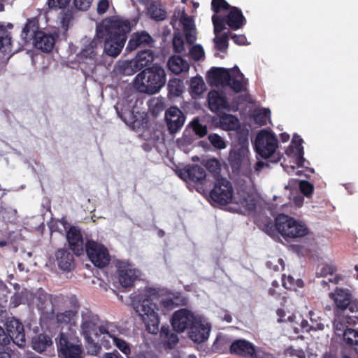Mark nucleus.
Listing matches in <instances>:
<instances>
[{
  "instance_id": "nucleus-1",
  "label": "nucleus",
  "mask_w": 358,
  "mask_h": 358,
  "mask_svg": "<svg viewBox=\"0 0 358 358\" xmlns=\"http://www.w3.org/2000/svg\"><path fill=\"white\" fill-rule=\"evenodd\" d=\"M130 31V22L119 17L105 19L96 25V36L103 41L101 55L104 59L113 62L120 55Z\"/></svg>"
},
{
  "instance_id": "nucleus-2",
  "label": "nucleus",
  "mask_w": 358,
  "mask_h": 358,
  "mask_svg": "<svg viewBox=\"0 0 358 358\" xmlns=\"http://www.w3.org/2000/svg\"><path fill=\"white\" fill-rule=\"evenodd\" d=\"M155 289L149 288L145 294L134 296L133 305L136 313L144 322L147 331L152 334L159 332V318L155 311L156 305L151 302L150 296L156 295Z\"/></svg>"
},
{
  "instance_id": "nucleus-3",
  "label": "nucleus",
  "mask_w": 358,
  "mask_h": 358,
  "mask_svg": "<svg viewBox=\"0 0 358 358\" xmlns=\"http://www.w3.org/2000/svg\"><path fill=\"white\" fill-rule=\"evenodd\" d=\"M207 80L216 87H230L236 93L246 90V80L237 66L231 69L212 67L207 73Z\"/></svg>"
},
{
  "instance_id": "nucleus-4",
  "label": "nucleus",
  "mask_w": 358,
  "mask_h": 358,
  "mask_svg": "<svg viewBox=\"0 0 358 358\" xmlns=\"http://www.w3.org/2000/svg\"><path fill=\"white\" fill-rule=\"evenodd\" d=\"M166 81L164 69L158 65L146 68L135 78L134 85L140 92L154 94L159 92Z\"/></svg>"
},
{
  "instance_id": "nucleus-5",
  "label": "nucleus",
  "mask_w": 358,
  "mask_h": 358,
  "mask_svg": "<svg viewBox=\"0 0 358 358\" xmlns=\"http://www.w3.org/2000/svg\"><path fill=\"white\" fill-rule=\"evenodd\" d=\"M142 103L136 94L128 95L121 103H117L115 110L118 117L127 125L139 127L144 122L145 114L140 112L138 103Z\"/></svg>"
},
{
  "instance_id": "nucleus-6",
  "label": "nucleus",
  "mask_w": 358,
  "mask_h": 358,
  "mask_svg": "<svg viewBox=\"0 0 358 358\" xmlns=\"http://www.w3.org/2000/svg\"><path fill=\"white\" fill-rule=\"evenodd\" d=\"M80 316V334L90 345V352L97 355L101 350V347L95 343L93 337L97 338L99 336V317L87 308L81 310Z\"/></svg>"
},
{
  "instance_id": "nucleus-7",
  "label": "nucleus",
  "mask_w": 358,
  "mask_h": 358,
  "mask_svg": "<svg viewBox=\"0 0 358 358\" xmlns=\"http://www.w3.org/2000/svg\"><path fill=\"white\" fill-rule=\"evenodd\" d=\"M266 227L268 234H271L273 226L272 224H268ZM274 227L286 240L303 237L309 233V229L305 223L285 214L277 216Z\"/></svg>"
},
{
  "instance_id": "nucleus-8",
  "label": "nucleus",
  "mask_w": 358,
  "mask_h": 358,
  "mask_svg": "<svg viewBox=\"0 0 358 358\" xmlns=\"http://www.w3.org/2000/svg\"><path fill=\"white\" fill-rule=\"evenodd\" d=\"M38 27L34 21H29L22 29L21 38L25 43L33 40L34 46L45 52H50L56 41V37L52 34H47L38 30Z\"/></svg>"
},
{
  "instance_id": "nucleus-9",
  "label": "nucleus",
  "mask_w": 358,
  "mask_h": 358,
  "mask_svg": "<svg viewBox=\"0 0 358 358\" xmlns=\"http://www.w3.org/2000/svg\"><path fill=\"white\" fill-rule=\"evenodd\" d=\"M153 60V52L150 49H144L139 51L134 59L115 65L113 71L116 75H132L148 66Z\"/></svg>"
},
{
  "instance_id": "nucleus-10",
  "label": "nucleus",
  "mask_w": 358,
  "mask_h": 358,
  "mask_svg": "<svg viewBox=\"0 0 358 358\" xmlns=\"http://www.w3.org/2000/svg\"><path fill=\"white\" fill-rule=\"evenodd\" d=\"M278 148V139L271 131L262 129L257 134L254 141V148L257 154L262 158L272 157Z\"/></svg>"
},
{
  "instance_id": "nucleus-11",
  "label": "nucleus",
  "mask_w": 358,
  "mask_h": 358,
  "mask_svg": "<svg viewBox=\"0 0 358 358\" xmlns=\"http://www.w3.org/2000/svg\"><path fill=\"white\" fill-rule=\"evenodd\" d=\"M179 176L185 181L194 183L199 192H208L207 175L203 167L197 164L188 165L180 170Z\"/></svg>"
},
{
  "instance_id": "nucleus-12",
  "label": "nucleus",
  "mask_w": 358,
  "mask_h": 358,
  "mask_svg": "<svg viewBox=\"0 0 358 358\" xmlns=\"http://www.w3.org/2000/svg\"><path fill=\"white\" fill-rule=\"evenodd\" d=\"M59 356L61 358H84L83 350L79 341L60 333L56 338Z\"/></svg>"
},
{
  "instance_id": "nucleus-13",
  "label": "nucleus",
  "mask_w": 358,
  "mask_h": 358,
  "mask_svg": "<svg viewBox=\"0 0 358 358\" xmlns=\"http://www.w3.org/2000/svg\"><path fill=\"white\" fill-rule=\"evenodd\" d=\"M229 164L233 173L248 176L252 173L249 150L233 148L228 158Z\"/></svg>"
},
{
  "instance_id": "nucleus-14",
  "label": "nucleus",
  "mask_w": 358,
  "mask_h": 358,
  "mask_svg": "<svg viewBox=\"0 0 358 358\" xmlns=\"http://www.w3.org/2000/svg\"><path fill=\"white\" fill-rule=\"evenodd\" d=\"M209 193L212 201L218 205L225 206L231 202L238 203L237 198L233 196L232 185L225 178L217 180Z\"/></svg>"
},
{
  "instance_id": "nucleus-15",
  "label": "nucleus",
  "mask_w": 358,
  "mask_h": 358,
  "mask_svg": "<svg viewBox=\"0 0 358 358\" xmlns=\"http://www.w3.org/2000/svg\"><path fill=\"white\" fill-rule=\"evenodd\" d=\"M230 353L244 358H271V355L256 348L250 342L245 339H237L230 345Z\"/></svg>"
},
{
  "instance_id": "nucleus-16",
  "label": "nucleus",
  "mask_w": 358,
  "mask_h": 358,
  "mask_svg": "<svg viewBox=\"0 0 358 358\" xmlns=\"http://www.w3.org/2000/svg\"><path fill=\"white\" fill-rule=\"evenodd\" d=\"M85 251L92 263L98 268H103L110 262L108 250L103 245L93 240H87L85 242Z\"/></svg>"
},
{
  "instance_id": "nucleus-17",
  "label": "nucleus",
  "mask_w": 358,
  "mask_h": 358,
  "mask_svg": "<svg viewBox=\"0 0 358 358\" xmlns=\"http://www.w3.org/2000/svg\"><path fill=\"white\" fill-rule=\"evenodd\" d=\"M6 326L7 334L10 337V342L13 341L20 348L25 347L27 341L22 323L13 317L7 320Z\"/></svg>"
},
{
  "instance_id": "nucleus-18",
  "label": "nucleus",
  "mask_w": 358,
  "mask_h": 358,
  "mask_svg": "<svg viewBox=\"0 0 358 358\" xmlns=\"http://www.w3.org/2000/svg\"><path fill=\"white\" fill-rule=\"evenodd\" d=\"M210 324L203 316H198L189 331V337L194 343H201L208 340L210 331Z\"/></svg>"
},
{
  "instance_id": "nucleus-19",
  "label": "nucleus",
  "mask_w": 358,
  "mask_h": 358,
  "mask_svg": "<svg viewBox=\"0 0 358 358\" xmlns=\"http://www.w3.org/2000/svg\"><path fill=\"white\" fill-rule=\"evenodd\" d=\"M165 122L169 132L171 134L178 133L186 120L184 113L176 106H171L165 112Z\"/></svg>"
},
{
  "instance_id": "nucleus-20",
  "label": "nucleus",
  "mask_w": 358,
  "mask_h": 358,
  "mask_svg": "<svg viewBox=\"0 0 358 358\" xmlns=\"http://www.w3.org/2000/svg\"><path fill=\"white\" fill-rule=\"evenodd\" d=\"M98 40V38H94L83 48L80 55L81 57L94 60L96 65H102L108 68L111 65L112 61L106 60L104 56L99 55L101 52V45H99Z\"/></svg>"
},
{
  "instance_id": "nucleus-21",
  "label": "nucleus",
  "mask_w": 358,
  "mask_h": 358,
  "mask_svg": "<svg viewBox=\"0 0 358 358\" xmlns=\"http://www.w3.org/2000/svg\"><path fill=\"white\" fill-rule=\"evenodd\" d=\"M199 315H194L186 308H182L174 313L171 318V325L175 331L183 332L190 328Z\"/></svg>"
},
{
  "instance_id": "nucleus-22",
  "label": "nucleus",
  "mask_w": 358,
  "mask_h": 358,
  "mask_svg": "<svg viewBox=\"0 0 358 358\" xmlns=\"http://www.w3.org/2000/svg\"><path fill=\"white\" fill-rule=\"evenodd\" d=\"M36 304L38 311L45 317H52L55 314L53 296L38 289L35 293Z\"/></svg>"
},
{
  "instance_id": "nucleus-23",
  "label": "nucleus",
  "mask_w": 358,
  "mask_h": 358,
  "mask_svg": "<svg viewBox=\"0 0 358 358\" xmlns=\"http://www.w3.org/2000/svg\"><path fill=\"white\" fill-rule=\"evenodd\" d=\"M140 273L139 270L134 268L132 265L127 262H120L118 265V280L122 287H132Z\"/></svg>"
},
{
  "instance_id": "nucleus-24",
  "label": "nucleus",
  "mask_w": 358,
  "mask_h": 358,
  "mask_svg": "<svg viewBox=\"0 0 358 358\" xmlns=\"http://www.w3.org/2000/svg\"><path fill=\"white\" fill-rule=\"evenodd\" d=\"M66 240L73 254L80 256L85 250V243L79 229L71 226L66 231Z\"/></svg>"
},
{
  "instance_id": "nucleus-25",
  "label": "nucleus",
  "mask_w": 358,
  "mask_h": 358,
  "mask_svg": "<svg viewBox=\"0 0 358 358\" xmlns=\"http://www.w3.org/2000/svg\"><path fill=\"white\" fill-rule=\"evenodd\" d=\"M74 255L66 248L57 250L55 252V257L58 268L66 272L73 271L76 267Z\"/></svg>"
},
{
  "instance_id": "nucleus-26",
  "label": "nucleus",
  "mask_w": 358,
  "mask_h": 358,
  "mask_svg": "<svg viewBox=\"0 0 358 358\" xmlns=\"http://www.w3.org/2000/svg\"><path fill=\"white\" fill-rule=\"evenodd\" d=\"M153 42L152 36L147 31L136 32L131 35L126 47V51L131 52L138 48L148 49L147 48L152 47Z\"/></svg>"
},
{
  "instance_id": "nucleus-27",
  "label": "nucleus",
  "mask_w": 358,
  "mask_h": 358,
  "mask_svg": "<svg viewBox=\"0 0 358 358\" xmlns=\"http://www.w3.org/2000/svg\"><path fill=\"white\" fill-rule=\"evenodd\" d=\"M208 102L209 108L213 112L227 109L229 107L227 96L222 92L210 91L208 95Z\"/></svg>"
},
{
  "instance_id": "nucleus-28",
  "label": "nucleus",
  "mask_w": 358,
  "mask_h": 358,
  "mask_svg": "<svg viewBox=\"0 0 358 358\" xmlns=\"http://www.w3.org/2000/svg\"><path fill=\"white\" fill-rule=\"evenodd\" d=\"M229 9V13L224 16L226 20V24L231 29L237 30L246 23V19L240 8L231 6Z\"/></svg>"
},
{
  "instance_id": "nucleus-29",
  "label": "nucleus",
  "mask_w": 358,
  "mask_h": 358,
  "mask_svg": "<svg viewBox=\"0 0 358 358\" xmlns=\"http://www.w3.org/2000/svg\"><path fill=\"white\" fill-rule=\"evenodd\" d=\"M329 297L334 301L336 306L341 310H345L352 299L348 289L336 287L334 292L329 293Z\"/></svg>"
},
{
  "instance_id": "nucleus-30",
  "label": "nucleus",
  "mask_w": 358,
  "mask_h": 358,
  "mask_svg": "<svg viewBox=\"0 0 358 358\" xmlns=\"http://www.w3.org/2000/svg\"><path fill=\"white\" fill-rule=\"evenodd\" d=\"M198 139L194 136L191 127L187 126L185 129L181 138L177 139L176 143L178 148L183 152L188 153L190 150V146Z\"/></svg>"
},
{
  "instance_id": "nucleus-31",
  "label": "nucleus",
  "mask_w": 358,
  "mask_h": 358,
  "mask_svg": "<svg viewBox=\"0 0 358 358\" xmlns=\"http://www.w3.org/2000/svg\"><path fill=\"white\" fill-rule=\"evenodd\" d=\"M167 65L169 70L175 74H180L182 72L188 71L189 63L180 56H173L169 58Z\"/></svg>"
},
{
  "instance_id": "nucleus-32",
  "label": "nucleus",
  "mask_w": 358,
  "mask_h": 358,
  "mask_svg": "<svg viewBox=\"0 0 358 358\" xmlns=\"http://www.w3.org/2000/svg\"><path fill=\"white\" fill-rule=\"evenodd\" d=\"M302 143L303 139L297 134H294L292 140L291 150L296 157L299 166H303L306 161V159L303 157L304 152Z\"/></svg>"
},
{
  "instance_id": "nucleus-33",
  "label": "nucleus",
  "mask_w": 358,
  "mask_h": 358,
  "mask_svg": "<svg viewBox=\"0 0 358 358\" xmlns=\"http://www.w3.org/2000/svg\"><path fill=\"white\" fill-rule=\"evenodd\" d=\"M52 344V341L51 338L44 334L36 335L31 339L32 348L40 353L45 351Z\"/></svg>"
},
{
  "instance_id": "nucleus-34",
  "label": "nucleus",
  "mask_w": 358,
  "mask_h": 358,
  "mask_svg": "<svg viewBox=\"0 0 358 358\" xmlns=\"http://www.w3.org/2000/svg\"><path fill=\"white\" fill-rule=\"evenodd\" d=\"M249 131L245 129H238L236 131V143L233 148H238V149L249 150Z\"/></svg>"
},
{
  "instance_id": "nucleus-35",
  "label": "nucleus",
  "mask_w": 358,
  "mask_h": 358,
  "mask_svg": "<svg viewBox=\"0 0 358 358\" xmlns=\"http://www.w3.org/2000/svg\"><path fill=\"white\" fill-rule=\"evenodd\" d=\"M56 320L59 324L76 326L77 320V312L72 310H68L63 313H58L56 315Z\"/></svg>"
},
{
  "instance_id": "nucleus-36",
  "label": "nucleus",
  "mask_w": 358,
  "mask_h": 358,
  "mask_svg": "<svg viewBox=\"0 0 358 358\" xmlns=\"http://www.w3.org/2000/svg\"><path fill=\"white\" fill-rule=\"evenodd\" d=\"M220 124L223 129L236 131L240 128L238 119L233 115H225L220 118Z\"/></svg>"
},
{
  "instance_id": "nucleus-37",
  "label": "nucleus",
  "mask_w": 358,
  "mask_h": 358,
  "mask_svg": "<svg viewBox=\"0 0 358 358\" xmlns=\"http://www.w3.org/2000/svg\"><path fill=\"white\" fill-rule=\"evenodd\" d=\"M343 338L345 343L358 352V331L346 328L343 332Z\"/></svg>"
},
{
  "instance_id": "nucleus-38",
  "label": "nucleus",
  "mask_w": 358,
  "mask_h": 358,
  "mask_svg": "<svg viewBox=\"0 0 358 358\" xmlns=\"http://www.w3.org/2000/svg\"><path fill=\"white\" fill-rule=\"evenodd\" d=\"M187 127H191L194 136L198 138L205 136L208 133L206 124H202L199 117H194Z\"/></svg>"
},
{
  "instance_id": "nucleus-39",
  "label": "nucleus",
  "mask_w": 358,
  "mask_h": 358,
  "mask_svg": "<svg viewBox=\"0 0 358 358\" xmlns=\"http://www.w3.org/2000/svg\"><path fill=\"white\" fill-rule=\"evenodd\" d=\"M148 14L150 18L156 21H162L166 18V13L160 5L152 3L148 8Z\"/></svg>"
},
{
  "instance_id": "nucleus-40",
  "label": "nucleus",
  "mask_w": 358,
  "mask_h": 358,
  "mask_svg": "<svg viewBox=\"0 0 358 358\" xmlns=\"http://www.w3.org/2000/svg\"><path fill=\"white\" fill-rule=\"evenodd\" d=\"M169 93L173 96H179L184 91L183 81L178 78L171 79L168 83Z\"/></svg>"
},
{
  "instance_id": "nucleus-41",
  "label": "nucleus",
  "mask_w": 358,
  "mask_h": 358,
  "mask_svg": "<svg viewBox=\"0 0 358 358\" xmlns=\"http://www.w3.org/2000/svg\"><path fill=\"white\" fill-rule=\"evenodd\" d=\"M238 202H240L245 210L249 213L255 211L256 208L257 201L255 196L252 194L242 195L240 197Z\"/></svg>"
},
{
  "instance_id": "nucleus-42",
  "label": "nucleus",
  "mask_w": 358,
  "mask_h": 358,
  "mask_svg": "<svg viewBox=\"0 0 358 358\" xmlns=\"http://www.w3.org/2000/svg\"><path fill=\"white\" fill-rule=\"evenodd\" d=\"M206 89V85L201 77H194L190 81V92L192 94L201 95Z\"/></svg>"
},
{
  "instance_id": "nucleus-43",
  "label": "nucleus",
  "mask_w": 358,
  "mask_h": 358,
  "mask_svg": "<svg viewBox=\"0 0 358 358\" xmlns=\"http://www.w3.org/2000/svg\"><path fill=\"white\" fill-rule=\"evenodd\" d=\"M215 48L220 52H225L229 45V34L224 33L220 36H215L213 38Z\"/></svg>"
},
{
  "instance_id": "nucleus-44",
  "label": "nucleus",
  "mask_w": 358,
  "mask_h": 358,
  "mask_svg": "<svg viewBox=\"0 0 358 358\" xmlns=\"http://www.w3.org/2000/svg\"><path fill=\"white\" fill-rule=\"evenodd\" d=\"M113 343L127 358H130L131 347L130 344L122 338L117 336L113 337Z\"/></svg>"
},
{
  "instance_id": "nucleus-45",
  "label": "nucleus",
  "mask_w": 358,
  "mask_h": 358,
  "mask_svg": "<svg viewBox=\"0 0 358 358\" xmlns=\"http://www.w3.org/2000/svg\"><path fill=\"white\" fill-rule=\"evenodd\" d=\"M116 329L117 326L114 323L110 322H104L99 326V336L101 334H106L113 340V337L116 336L115 335Z\"/></svg>"
},
{
  "instance_id": "nucleus-46",
  "label": "nucleus",
  "mask_w": 358,
  "mask_h": 358,
  "mask_svg": "<svg viewBox=\"0 0 358 358\" xmlns=\"http://www.w3.org/2000/svg\"><path fill=\"white\" fill-rule=\"evenodd\" d=\"M212 21L214 27V33L215 36L226 29V20L224 17L221 15H213Z\"/></svg>"
},
{
  "instance_id": "nucleus-47",
  "label": "nucleus",
  "mask_w": 358,
  "mask_h": 358,
  "mask_svg": "<svg viewBox=\"0 0 358 358\" xmlns=\"http://www.w3.org/2000/svg\"><path fill=\"white\" fill-rule=\"evenodd\" d=\"M27 290L22 289L21 292H16L10 298V304L13 307H17L21 303H24L27 300Z\"/></svg>"
},
{
  "instance_id": "nucleus-48",
  "label": "nucleus",
  "mask_w": 358,
  "mask_h": 358,
  "mask_svg": "<svg viewBox=\"0 0 358 358\" xmlns=\"http://www.w3.org/2000/svg\"><path fill=\"white\" fill-rule=\"evenodd\" d=\"M310 316V322L309 329H306L307 332L310 331H317V330H323L324 329L325 324L321 322V319L319 316L316 315L315 313L313 311H310L309 313Z\"/></svg>"
},
{
  "instance_id": "nucleus-49",
  "label": "nucleus",
  "mask_w": 358,
  "mask_h": 358,
  "mask_svg": "<svg viewBox=\"0 0 358 358\" xmlns=\"http://www.w3.org/2000/svg\"><path fill=\"white\" fill-rule=\"evenodd\" d=\"M0 214L3 220L7 222H13L17 219V210L11 207L1 208Z\"/></svg>"
},
{
  "instance_id": "nucleus-50",
  "label": "nucleus",
  "mask_w": 358,
  "mask_h": 358,
  "mask_svg": "<svg viewBox=\"0 0 358 358\" xmlns=\"http://www.w3.org/2000/svg\"><path fill=\"white\" fill-rule=\"evenodd\" d=\"M208 138L211 145L217 150L226 148L227 144L223 138L217 134H210Z\"/></svg>"
},
{
  "instance_id": "nucleus-51",
  "label": "nucleus",
  "mask_w": 358,
  "mask_h": 358,
  "mask_svg": "<svg viewBox=\"0 0 358 358\" xmlns=\"http://www.w3.org/2000/svg\"><path fill=\"white\" fill-rule=\"evenodd\" d=\"M73 17V12L69 9L61 12L59 15V19L62 27L67 29Z\"/></svg>"
},
{
  "instance_id": "nucleus-52",
  "label": "nucleus",
  "mask_w": 358,
  "mask_h": 358,
  "mask_svg": "<svg viewBox=\"0 0 358 358\" xmlns=\"http://www.w3.org/2000/svg\"><path fill=\"white\" fill-rule=\"evenodd\" d=\"M206 169L213 174H218L220 172V163L215 158L209 159L206 162Z\"/></svg>"
},
{
  "instance_id": "nucleus-53",
  "label": "nucleus",
  "mask_w": 358,
  "mask_h": 358,
  "mask_svg": "<svg viewBox=\"0 0 358 358\" xmlns=\"http://www.w3.org/2000/svg\"><path fill=\"white\" fill-rule=\"evenodd\" d=\"M271 111L268 108H261L255 115V120L261 124H265L267 119L270 118Z\"/></svg>"
},
{
  "instance_id": "nucleus-54",
  "label": "nucleus",
  "mask_w": 358,
  "mask_h": 358,
  "mask_svg": "<svg viewBox=\"0 0 358 358\" xmlns=\"http://www.w3.org/2000/svg\"><path fill=\"white\" fill-rule=\"evenodd\" d=\"M189 55L194 61H199L204 57V50L201 45H194L190 48Z\"/></svg>"
},
{
  "instance_id": "nucleus-55",
  "label": "nucleus",
  "mask_w": 358,
  "mask_h": 358,
  "mask_svg": "<svg viewBox=\"0 0 358 358\" xmlns=\"http://www.w3.org/2000/svg\"><path fill=\"white\" fill-rule=\"evenodd\" d=\"M180 22L183 26L184 31H194L195 26L192 18L187 15L183 11L180 17Z\"/></svg>"
},
{
  "instance_id": "nucleus-56",
  "label": "nucleus",
  "mask_w": 358,
  "mask_h": 358,
  "mask_svg": "<svg viewBox=\"0 0 358 358\" xmlns=\"http://www.w3.org/2000/svg\"><path fill=\"white\" fill-rule=\"evenodd\" d=\"M299 186L301 193L307 197L310 196L313 192V185L307 180H299Z\"/></svg>"
},
{
  "instance_id": "nucleus-57",
  "label": "nucleus",
  "mask_w": 358,
  "mask_h": 358,
  "mask_svg": "<svg viewBox=\"0 0 358 358\" xmlns=\"http://www.w3.org/2000/svg\"><path fill=\"white\" fill-rule=\"evenodd\" d=\"M71 1V0H48L47 4L50 9L59 10L69 6Z\"/></svg>"
},
{
  "instance_id": "nucleus-58",
  "label": "nucleus",
  "mask_w": 358,
  "mask_h": 358,
  "mask_svg": "<svg viewBox=\"0 0 358 358\" xmlns=\"http://www.w3.org/2000/svg\"><path fill=\"white\" fill-rule=\"evenodd\" d=\"M211 7L215 13H218L222 9L229 10L231 6L225 0H212Z\"/></svg>"
},
{
  "instance_id": "nucleus-59",
  "label": "nucleus",
  "mask_w": 358,
  "mask_h": 358,
  "mask_svg": "<svg viewBox=\"0 0 358 358\" xmlns=\"http://www.w3.org/2000/svg\"><path fill=\"white\" fill-rule=\"evenodd\" d=\"M92 3V0H73L75 9L80 11L87 10Z\"/></svg>"
},
{
  "instance_id": "nucleus-60",
  "label": "nucleus",
  "mask_w": 358,
  "mask_h": 358,
  "mask_svg": "<svg viewBox=\"0 0 358 358\" xmlns=\"http://www.w3.org/2000/svg\"><path fill=\"white\" fill-rule=\"evenodd\" d=\"M11 37L8 35V32L6 36L1 40L0 42V51L3 53H7L10 51Z\"/></svg>"
},
{
  "instance_id": "nucleus-61",
  "label": "nucleus",
  "mask_w": 358,
  "mask_h": 358,
  "mask_svg": "<svg viewBox=\"0 0 358 358\" xmlns=\"http://www.w3.org/2000/svg\"><path fill=\"white\" fill-rule=\"evenodd\" d=\"M165 339H166L165 345L167 348H169L170 350L173 349L179 341V338H178L177 334H176L173 332H172Z\"/></svg>"
},
{
  "instance_id": "nucleus-62",
  "label": "nucleus",
  "mask_w": 358,
  "mask_h": 358,
  "mask_svg": "<svg viewBox=\"0 0 358 358\" xmlns=\"http://www.w3.org/2000/svg\"><path fill=\"white\" fill-rule=\"evenodd\" d=\"M173 50L180 53L184 50V41L180 36H175L173 39Z\"/></svg>"
},
{
  "instance_id": "nucleus-63",
  "label": "nucleus",
  "mask_w": 358,
  "mask_h": 358,
  "mask_svg": "<svg viewBox=\"0 0 358 358\" xmlns=\"http://www.w3.org/2000/svg\"><path fill=\"white\" fill-rule=\"evenodd\" d=\"M149 108L153 113H158L163 110V105L159 99H152L150 101Z\"/></svg>"
},
{
  "instance_id": "nucleus-64",
  "label": "nucleus",
  "mask_w": 358,
  "mask_h": 358,
  "mask_svg": "<svg viewBox=\"0 0 358 358\" xmlns=\"http://www.w3.org/2000/svg\"><path fill=\"white\" fill-rule=\"evenodd\" d=\"M282 286L285 289H292L295 285V280L291 275H288L287 277H285V275H284L282 279Z\"/></svg>"
}]
</instances>
